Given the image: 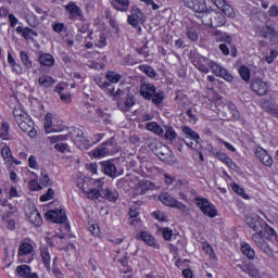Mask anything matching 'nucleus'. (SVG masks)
<instances>
[{
  "label": "nucleus",
  "instance_id": "64",
  "mask_svg": "<svg viewBox=\"0 0 278 278\" xmlns=\"http://www.w3.org/2000/svg\"><path fill=\"white\" fill-rule=\"evenodd\" d=\"M268 14H269V16H273V17L278 16V7L275 5V4L271 5V7L269 8Z\"/></svg>",
  "mask_w": 278,
  "mask_h": 278
},
{
  "label": "nucleus",
  "instance_id": "15",
  "mask_svg": "<svg viewBox=\"0 0 278 278\" xmlns=\"http://www.w3.org/2000/svg\"><path fill=\"white\" fill-rule=\"evenodd\" d=\"M20 129L24 131V134H28L30 138H36V129H34V121L29 115H25L20 122H17Z\"/></svg>",
  "mask_w": 278,
  "mask_h": 278
},
{
  "label": "nucleus",
  "instance_id": "21",
  "mask_svg": "<svg viewBox=\"0 0 278 278\" xmlns=\"http://www.w3.org/2000/svg\"><path fill=\"white\" fill-rule=\"evenodd\" d=\"M99 86L100 88H102V90H106V94L114 97V99H116L117 97H123V90L117 89L116 91H114V87H112V84L108 81H103Z\"/></svg>",
  "mask_w": 278,
  "mask_h": 278
},
{
  "label": "nucleus",
  "instance_id": "9",
  "mask_svg": "<svg viewBox=\"0 0 278 278\" xmlns=\"http://www.w3.org/2000/svg\"><path fill=\"white\" fill-rule=\"evenodd\" d=\"M112 153H114V138H110L92 151L93 157H105Z\"/></svg>",
  "mask_w": 278,
  "mask_h": 278
},
{
  "label": "nucleus",
  "instance_id": "29",
  "mask_svg": "<svg viewBox=\"0 0 278 278\" xmlns=\"http://www.w3.org/2000/svg\"><path fill=\"white\" fill-rule=\"evenodd\" d=\"M38 84L42 88H51L53 84H55V79H53L51 76L42 75L38 78Z\"/></svg>",
  "mask_w": 278,
  "mask_h": 278
},
{
  "label": "nucleus",
  "instance_id": "2",
  "mask_svg": "<svg viewBox=\"0 0 278 278\" xmlns=\"http://www.w3.org/2000/svg\"><path fill=\"white\" fill-rule=\"evenodd\" d=\"M152 151L154 155H156V157L161 160V162H164V164H169V165L175 164L176 162L175 154H173V151L166 144L162 142H155Z\"/></svg>",
  "mask_w": 278,
  "mask_h": 278
},
{
  "label": "nucleus",
  "instance_id": "57",
  "mask_svg": "<svg viewBox=\"0 0 278 278\" xmlns=\"http://www.w3.org/2000/svg\"><path fill=\"white\" fill-rule=\"evenodd\" d=\"M105 45H108V38H105V35H100V38L96 43V47H98L99 49H103Z\"/></svg>",
  "mask_w": 278,
  "mask_h": 278
},
{
  "label": "nucleus",
  "instance_id": "35",
  "mask_svg": "<svg viewBox=\"0 0 278 278\" xmlns=\"http://www.w3.org/2000/svg\"><path fill=\"white\" fill-rule=\"evenodd\" d=\"M0 138L1 140H12V135H10V124L2 123L0 128Z\"/></svg>",
  "mask_w": 278,
  "mask_h": 278
},
{
  "label": "nucleus",
  "instance_id": "49",
  "mask_svg": "<svg viewBox=\"0 0 278 278\" xmlns=\"http://www.w3.org/2000/svg\"><path fill=\"white\" fill-rule=\"evenodd\" d=\"M53 197H55V190L49 188L47 193H45L40 197V201H42V202L51 201V199H53Z\"/></svg>",
  "mask_w": 278,
  "mask_h": 278
},
{
  "label": "nucleus",
  "instance_id": "34",
  "mask_svg": "<svg viewBox=\"0 0 278 278\" xmlns=\"http://www.w3.org/2000/svg\"><path fill=\"white\" fill-rule=\"evenodd\" d=\"M40 255L47 270H51V255L49 254V250L47 248L41 249Z\"/></svg>",
  "mask_w": 278,
  "mask_h": 278
},
{
  "label": "nucleus",
  "instance_id": "16",
  "mask_svg": "<svg viewBox=\"0 0 278 278\" xmlns=\"http://www.w3.org/2000/svg\"><path fill=\"white\" fill-rule=\"evenodd\" d=\"M251 90L258 94V97H265L268 93V83L262 80V78H256L251 81Z\"/></svg>",
  "mask_w": 278,
  "mask_h": 278
},
{
  "label": "nucleus",
  "instance_id": "6",
  "mask_svg": "<svg viewBox=\"0 0 278 278\" xmlns=\"http://www.w3.org/2000/svg\"><path fill=\"white\" fill-rule=\"evenodd\" d=\"M114 101H117V108L122 112H129L131 108L136 105V97L130 93H125V91H123V96L114 98Z\"/></svg>",
  "mask_w": 278,
  "mask_h": 278
},
{
  "label": "nucleus",
  "instance_id": "14",
  "mask_svg": "<svg viewBox=\"0 0 278 278\" xmlns=\"http://www.w3.org/2000/svg\"><path fill=\"white\" fill-rule=\"evenodd\" d=\"M128 23L131 27H140L141 23H144V13L134 5L128 15Z\"/></svg>",
  "mask_w": 278,
  "mask_h": 278
},
{
  "label": "nucleus",
  "instance_id": "26",
  "mask_svg": "<svg viewBox=\"0 0 278 278\" xmlns=\"http://www.w3.org/2000/svg\"><path fill=\"white\" fill-rule=\"evenodd\" d=\"M138 240H142L148 247H155V237L147 231H141Z\"/></svg>",
  "mask_w": 278,
  "mask_h": 278
},
{
  "label": "nucleus",
  "instance_id": "41",
  "mask_svg": "<svg viewBox=\"0 0 278 278\" xmlns=\"http://www.w3.org/2000/svg\"><path fill=\"white\" fill-rule=\"evenodd\" d=\"M20 58L26 68H34V63L31 62V60H29V54H27V52L22 51L20 53Z\"/></svg>",
  "mask_w": 278,
  "mask_h": 278
},
{
  "label": "nucleus",
  "instance_id": "31",
  "mask_svg": "<svg viewBox=\"0 0 278 278\" xmlns=\"http://www.w3.org/2000/svg\"><path fill=\"white\" fill-rule=\"evenodd\" d=\"M186 36L191 40L192 42H197L199 40V33L197 31V26L194 25H188L187 26V33Z\"/></svg>",
  "mask_w": 278,
  "mask_h": 278
},
{
  "label": "nucleus",
  "instance_id": "27",
  "mask_svg": "<svg viewBox=\"0 0 278 278\" xmlns=\"http://www.w3.org/2000/svg\"><path fill=\"white\" fill-rule=\"evenodd\" d=\"M38 60L42 66H53L55 64V59H53V55L49 53L40 54Z\"/></svg>",
  "mask_w": 278,
  "mask_h": 278
},
{
  "label": "nucleus",
  "instance_id": "63",
  "mask_svg": "<svg viewBox=\"0 0 278 278\" xmlns=\"http://www.w3.org/2000/svg\"><path fill=\"white\" fill-rule=\"evenodd\" d=\"M60 99L63 103H71L73 101L70 93H61Z\"/></svg>",
  "mask_w": 278,
  "mask_h": 278
},
{
  "label": "nucleus",
  "instance_id": "53",
  "mask_svg": "<svg viewBox=\"0 0 278 278\" xmlns=\"http://www.w3.org/2000/svg\"><path fill=\"white\" fill-rule=\"evenodd\" d=\"M232 190H233V192H236L237 194H239L243 199H247V193H244V189L242 187H240V185L233 184L232 185Z\"/></svg>",
  "mask_w": 278,
  "mask_h": 278
},
{
  "label": "nucleus",
  "instance_id": "22",
  "mask_svg": "<svg viewBox=\"0 0 278 278\" xmlns=\"http://www.w3.org/2000/svg\"><path fill=\"white\" fill-rule=\"evenodd\" d=\"M130 4L131 3L129 2V0H113L112 1V7L117 12H129Z\"/></svg>",
  "mask_w": 278,
  "mask_h": 278
},
{
  "label": "nucleus",
  "instance_id": "59",
  "mask_svg": "<svg viewBox=\"0 0 278 278\" xmlns=\"http://www.w3.org/2000/svg\"><path fill=\"white\" fill-rule=\"evenodd\" d=\"M124 63L127 64V66H134L135 64H138V62H136L134 56H131L130 54L124 58Z\"/></svg>",
  "mask_w": 278,
  "mask_h": 278
},
{
  "label": "nucleus",
  "instance_id": "11",
  "mask_svg": "<svg viewBox=\"0 0 278 278\" xmlns=\"http://www.w3.org/2000/svg\"><path fill=\"white\" fill-rule=\"evenodd\" d=\"M46 220H50V223H58L62 225L66 223V212L62 208L50 210L45 214Z\"/></svg>",
  "mask_w": 278,
  "mask_h": 278
},
{
  "label": "nucleus",
  "instance_id": "43",
  "mask_svg": "<svg viewBox=\"0 0 278 278\" xmlns=\"http://www.w3.org/2000/svg\"><path fill=\"white\" fill-rule=\"evenodd\" d=\"M101 190H103L102 186H98V189H89L87 191L88 199H99L101 197Z\"/></svg>",
  "mask_w": 278,
  "mask_h": 278
},
{
  "label": "nucleus",
  "instance_id": "18",
  "mask_svg": "<svg viewBox=\"0 0 278 278\" xmlns=\"http://www.w3.org/2000/svg\"><path fill=\"white\" fill-rule=\"evenodd\" d=\"M255 155L260 159V162H262L264 166H273V157H270L268 152L263 148H257Z\"/></svg>",
  "mask_w": 278,
  "mask_h": 278
},
{
  "label": "nucleus",
  "instance_id": "38",
  "mask_svg": "<svg viewBox=\"0 0 278 278\" xmlns=\"http://www.w3.org/2000/svg\"><path fill=\"white\" fill-rule=\"evenodd\" d=\"M257 247L261 251H263V253H265V255H267V257H273L274 255L273 249H270V245L264 239Z\"/></svg>",
  "mask_w": 278,
  "mask_h": 278
},
{
  "label": "nucleus",
  "instance_id": "40",
  "mask_svg": "<svg viewBox=\"0 0 278 278\" xmlns=\"http://www.w3.org/2000/svg\"><path fill=\"white\" fill-rule=\"evenodd\" d=\"M106 79L111 84H118V81H121V79H123V76L121 74H117L116 72L110 71L106 73Z\"/></svg>",
  "mask_w": 278,
  "mask_h": 278
},
{
  "label": "nucleus",
  "instance_id": "17",
  "mask_svg": "<svg viewBox=\"0 0 278 278\" xmlns=\"http://www.w3.org/2000/svg\"><path fill=\"white\" fill-rule=\"evenodd\" d=\"M26 216L33 225L36 227H40L42 225V216H40V212H38V208L34 207L26 211Z\"/></svg>",
  "mask_w": 278,
  "mask_h": 278
},
{
  "label": "nucleus",
  "instance_id": "23",
  "mask_svg": "<svg viewBox=\"0 0 278 278\" xmlns=\"http://www.w3.org/2000/svg\"><path fill=\"white\" fill-rule=\"evenodd\" d=\"M101 198L106 199V201H111L112 203H116V201H118V191L112 189H102Z\"/></svg>",
  "mask_w": 278,
  "mask_h": 278
},
{
  "label": "nucleus",
  "instance_id": "56",
  "mask_svg": "<svg viewBox=\"0 0 278 278\" xmlns=\"http://www.w3.org/2000/svg\"><path fill=\"white\" fill-rule=\"evenodd\" d=\"M275 60H277V51L271 50L269 55L265 56V62H267V64H273Z\"/></svg>",
  "mask_w": 278,
  "mask_h": 278
},
{
  "label": "nucleus",
  "instance_id": "4",
  "mask_svg": "<svg viewBox=\"0 0 278 278\" xmlns=\"http://www.w3.org/2000/svg\"><path fill=\"white\" fill-rule=\"evenodd\" d=\"M159 199L163 205H167V207H175L176 210H180V212H182V214L186 216L190 214V208H188V206H186L184 203L177 201L169 193H162Z\"/></svg>",
  "mask_w": 278,
  "mask_h": 278
},
{
  "label": "nucleus",
  "instance_id": "30",
  "mask_svg": "<svg viewBox=\"0 0 278 278\" xmlns=\"http://www.w3.org/2000/svg\"><path fill=\"white\" fill-rule=\"evenodd\" d=\"M31 253H34V245H31L29 243H22L18 248L17 255H18V257H23V256L29 255Z\"/></svg>",
  "mask_w": 278,
  "mask_h": 278
},
{
  "label": "nucleus",
  "instance_id": "25",
  "mask_svg": "<svg viewBox=\"0 0 278 278\" xmlns=\"http://www.w3.org/2000/svg\"><path fill=\"white\" fill-rule=\"evenodd\" d=\"M217 8L218 10H222V12L228 16V18H236V11H233V8L227 3V0H224V3Z\"/></svg>",
  "mask_w": 278,
  "mask_h": 278
},
{
  "label": "nucleus",
  "instance_id": "52",
  "mask_svg": "<svg viewBox=\"0 0 278 278\" xmlns=\"http://www.w3.org/2000/svg\"><path fill=\"white\" fill-rule=\"evenodd\" d=\"M271 34H275V28H273L268 25L262 27L263 38H267L268 36H271Z\"/></svg>",
  "mask_w": 278,
  "mask_h": 278
},
{
  "label": "nucleus",
  "instance_id": "61",
  "mask_svg": "<svg viewBox=\"0 0 278 278\" xmlns=\"http://www.w3.org/2000/svg\"><path fill=\"white\" fill-rule=\"evenodd\" d=\"M229 45H227V43H220L219 45V51H222V53L224 54V55H229Z\"/></svg>",
  "mask_w": 278,
  "mask_h": 278
},
{
  "label": "nucleus",
  "instance_id": "37",
  "mask_svg": "<svg viewBox=\"0 0 278 278\" xmlns=\"http://www.w3.org/2000/svg\"><path fill=\"white\" fill-rule=\"evenodd\" d=\"M16 273L20 277L28 278L31 274V267L28 265H20L16 267Z\"/></svg>",
  "mask_w": 278,
  "mask_h": 278
},
{
  "label": "nucleus",
  "instance_id": "32",
  "mask_svg": "<svg viewBox=\"0 0 278 278\" xmlns=\"http://www.w3.org/2000/svg\"><path fill=\"white\" fill-rule=\"evenodd\" d=\"M151 181L146 180V181H140L139 182V187L137 188L135 195H142V194H147V190H151Z\"/></svg>",
  "mask_w": 278,
  "mask_h": 278
},
{
  "label": "nucleus",
  "instance_id": "50",
  "mask_svg": "<svg viewBox=\"0 0 278 278\" xmlns=\"http://www.w3.org/2000/svg\"><path fill=\"white\" fill-rule=\"evenodd\" d=\"M160 231L162 232L164 240L170 241L173 239V229L165 227L160 229Z\"/></svg>",
  "mask_w": 278,
  "mask_h": 278
},
{
  "label": "nucleus",
  "instance_id": "24",
  "mask_svg": "<svg viewBox=\"0 0 278 278\" xmlns=\"http://www.w3.org/2000/svg\"><path fill=\"white\" fill-rule=\"evenodd\" d=\"M52 125H53L52 116H51V114H47L45 116V124H43L46 134H53V132L62 131V129H58V128L53 127Z\"/></svg>",
  "mask_w": 278,
  "mask_h": 278
},
{
  "label": "nucleus",
  "instance_id": "47",
  "mask_svg": "<svg viewBox=\"0 0 278 278\" xmlns=\"http://www.w3.org/2000/svg\"><path fill=\"white\" fill-rule=\"evenodd\" d=\"M40 184L46 188L47 186H51V178H49V174H47V170L45 169L41 170Z\"/></svg>",
  "mask_w": 278,
  "mask_h": 278
},
{
  "label": "nucleus",
  "instance_id": "60",
  "mask_svg": "<svg viewBox=\"0 0 278 278\" xmlns=\"http://www.w3.org/2000/svg\"><path fill=\"white\" fill-rule=\"evenodd\" d=\"M116 188L118 189H126L127 188V179L125 178H119L117 181H116Z\"/></svg>",
  "mask_w": 278,
  "mask_h": 278
},
{
  "label": "nucleus",
  "instance_id": "19",
  "mask_svg": "<svg viewBox=\"0 0 278 278\" xmlns=\"http://www.w3.org/2000/svg\"><path fill=\"white\" fill-rule=\"evenodd\" d=\"M237 268H240V270H242V273H248V275H250L252 278H262V275H260V269H257V267H255V265L253 264H249V265H237Z\"/></svg>",
  "mask_w": 278,
  "mask_h": 278
},
{
  "label": "nucleus",
  "instance_id": "46",
  "mask_svg": "<svg viewBox=\"0 0 278 278\" xmlns=\"http://www.w3.org/2000/svg\"><path fill=\"white\" fill-rule=\"evenodd\" d=\"M3 213L2 216H10L14 213H16V206L12 205V204H8V200H5V206L3 208Z\"/></svg>",
  "mask_w": 278,
  "mask_h": 278
},
{
  "label": "nucleus",
  "instance_id": "20",
  "mask_svg": "<svg viewBox=\"0 0 278 278\" xmlns=\"http://www.w3.org/2000/svg\"><path fill=\"white\" fill-rule=\"evenodd\" d=\"M16 33L21 34L22 38H24L25 40L34 41V38L31 36H38V31H36L29 27H23V26H17Z\"/></svg>",
  "mask_w": 278,
  "mask_h": 278
},
{
  "label": "nucleus",
  "instance_id": "33",
  "mask_svg": "<svg viewBox=\"0 0 278 278\" xmlns=\"http://www.w3.org/2000/svg\"><path fill=\"white\" fill-rule=\"evenodd\" d=\"M182 134H185L187 138H189L190 140H193L194 142H198L201 139V137L197 134V131L192 130V128L188 126L182 127Z\"/></svg>",
  "mask_w": 278,
  "mask_h": 278
},
{
  "label": "nucleus",
  "instance_id": "10",
  "mask_svg": "<svg viewBox=\"0 0 278 278\" xmlns=\"http://www.w3.org/2000/svg\"><path fill=\"white\" fill-rule=\"evenodd\" d=\"M182 2L186 8H189V10H192L198 14H202V16H204V14L207 16V13L210 12L205 0H182Z\"/></svg>",
  "mask_w": 278,
  "mask_h": 278
},
{
  "label": "nucleus",
  "instance_id": "5",
  "mask_svg": "<svg viewBox=\"0 0 278 278\" xmlns=\"http://www.w3.org/2000/svg\"><path fill=\"white\" fill-rule=\"evenodd\" d=\"M65 11L68 13V21H79L80 23H86V15H84V10L77 5V3L71 1L65 5Z\"/></svg>",
  "mask_w": 278,
  "mask_h": 278
},
{
  "label": "nucleus",
  "instance_id": "44",
  "mask_svg": "<svg viewBox=\"0 0 278 278\" xmlns=\"http://www.w3.org/2000/svg\"><path fill=\"white\" fill-rule=\"evenodd\" d=\"M165 138L166 140H175L177 138V132H175V129L173 127L165 126Z\"/></svg>",
  "mask_w": 278,
  "mask_h": 278
},
{
  "label": "nucleus",
  "instance_id": "48",
  "mask_svg": "<svg viewBox=\"0 0 278 278\" xmlns=\"http://www.w3.org/2000/svg\"><path fill=\"white\" fill-rule=\"evenodd\" d=\"M264 227H265L264 220L257 219L256 223H254L252 229L253 231H255V233H264Z\"/></svg>",
  "mask_w": 278,
  "mask_h": 278
},
{
  "label": "nucleus",
  "instance_id": "51",
  "mask_svg": "<svg viewBox=\"0 0 278 278\" xmlns=\"http://www.w3.org/2000/svg\"><path fill=\"white\" fill-rule=\"evenodd\" d=\"M50 142H64V140H68V135H56L49 137Z\"/></svg>",
  "mask_w": 278,
  "mask_h": 278
},
{
  "label": "nucleus",
  "instance_id": "42",
  "mask_svg": "<svg viewBox=\"0 0 278 278\" xmlns=\"http://www.w3.org/2000/svg\"><path fill=\"white\" fill-rule=\"evenodd\" d=\"M239 74L241 79H243V81H249L251 79V70L247 67V65H242L239 68Z\"/></svg>",
  "mask_w": 278,
  "mask_h": 278
},
{
  "label": "nucleus",
  "instance_id": "58",
  "mask_svg": "<svg viewBox=\"0 0 278 278\" xmlns=\"http://www.w3.org/2000/svg\"><path fill=\"white\" fill-rule=\"evenodd\" d=\"M213 155H215V157H218V160H220V162H224L228 156L218 150H212Z\"/></svg>",
  "mask_w": 278,
  "mask_h": 278
},
{
  "label": "nucleus",
  "instance_id": "13",
  "mask_svg": "<svg viewBox=\"0 0 278 278\" xmlns=\"http://www.w3.org/2000/svg\"><path fill=\"white\" fill-rule=\"evenodd\" d=\"M206 64L210 66L212 73H214L216 77H222L223 79L229 83L233 81V76L229 74V72L226 68L218 65V63L214 61H208Z\"/></svg>",
  "mask_w": 278,
  "mask_h": 278
},
{
  "label": "nucleus",
  "instance_id": "8",
  "mask_svg": "<svg viewBox=\"0 0 278 278\" xmlns=\"http://www.w3.org/2000/svg\"><path fill=\"white\" fill-rule=\"evenodd\" d=\"M203 18H210V21L202 20V23L204 25H210V27H213L216 29V27H223L225 25V16L220 13H216L208 9L207 15H202Z\"/></svg>",
  "mask_w": 278,
  "mask_h": 278
},
{
  "label": "nucleus",
  "instance_id": "1",
  "mask_svg": "<svg viewBox=\"0 0 278 278\" xmlns=\"http://www.w3.org/2000/svg\"><path fill=\"white\" fill-rule=\"evenodd\" d=\"M139 93L146 101H152L154 105H161V103L164 102V99H166V93L150 83L141 84Z\"/></svg>",
  "mask_w": 278,
  "mask_h": 278
},
{
  "label": "nucleus",
  "instance_id": "62",
  "mask_svg": "<svg viewBox=\"0 0 278 278\" xmlns=\"http://www.w3.org/2000/svg\"><path fill=\"white\" fill-rule=\"evenodd\" d=\"M28 164L30 168H38V162L36 161V156L30 155L28 159Z\"/></svg>",
  "mask_w": 278,
  "mask_h": 278
},
{
  "label": "nucleus",
  "instance_id": "54",
  "mask_svg": "<svg viewBox=\"0 0 278 278\" xmlns=\"http://www.w3.org/2000/svg\"><path fill=\"white\" fill-rule=\"evenodd\" d=\"M138 206H136V204L131 205L129 207V212H128V216L130 218H138V215L140 214V212H138Z\"/></svg>",
  "mask_w": 278,
  "mask_h": 278
},
{
  "label": "nucleus",
  "instance_id": "28",
  "mask_svg": "<svg viewBox=\"0 0 278 278\" xmlns=\"http://www.w3.org/2000/svg\"><path fill=\"white\" fill-rule=\"evenodd\" d=\"M138 68L141 73H144V75L150 77V79H155V77H157V72L151 65L143 64L139 65Z\"/></svg>",
  "mask_w": 278,
  "mask_h": 278
},
{
  "label": "nucleus",
  "instance_id": "39",
  "mask_svg": "<svg viewBox=\"0 0 278 278\" xmlns=\"http://www.w3.org/2000/svg\"><path fill=\"white\" fill-rule=\"evenodd\" d=\"M241 252L247 255L248 260H253L255 257V251L251 248L249 243L241 245Z\"/></svg>",
  "mask_w": 278,
  "mask_h": 278
},
{
  "label": "nucleus",
  "instance_id": "7",
  "mask_svg": "<svg viewBox=\"0 0 278 278\" xmlns=\"http://www.w3.org/2000/svg\"><path fill=\"white\" fill-rule=\"evenodd\" d=\"M197 205L204 214V216H207L208 218H216L218 216V210H216V206L207 201L205 198H198Z\"/></svg>",
  "mask_w": 278,
  "mask_h": 278
},
{
  "label": "nucleus",
  "instance_id": "45",
  "mask_svg": "<svg viewBox=\"0 0 278 278\" xmlns=\"http://www.w3.org/2000/svg\"><path fill=\"white\" fill-rule=\"evenodd\" d=\"M13 116H14L16 123H21V121H23V118H25V116H27V113H25L21 109H14Z\"/></svg>",
  "mask_w": 278,
  "mask_h": 278
},
{
  "label": "nucleus",
  "instance_id": "3",
  "mask_svg": "<svg viewBox=\"0 0 278 278\" xmlns=\"http://www.w3.org/2000/svg\"><path fill=\"white\" fill-rule=\"evenodd\" d=\"M70 138L78 149L88 150L92 147L90 140H88L84 135V130L79 128H72L70 131Z\"/></svg>",
  "mask_w": 278,
  "mask_h": 278
},
{
  "label": "nucleus",
  "instance_id": "55",
  "mask_svg": "<svg viewBox=\"0 0 278 278\" xmlns=\"http://www.w3.org/2000/svg\"><path fill=\"white\" fill-rule=\"evenodd\" d=\"M252 240L253 242H255L256 247L263 242L264 240V232L260 233V232H255L252 235Z\"/></svg>",
  "mask_w": 278,
  "mask_h": 278
},
{
  "label": "nucleus",
  "instance_id": "36",
  "mask_svg": "<svg viewBox=\"0 0 278 278\" xmlns=\"http://www.w3.org/2000/svg\"><path fill=\"white\" fill-rule=\"evenodd\" d=\"M146 129H148V131H153L157 136H162V134H164V129L155 122L148 123Z\"/></svg>",
  "mask_w": 278,
  "mask_h": 278
},
{
  "label": "nucleus",
  "instance_id": "12",
  "mask_svg": "<svg viewBox=\"0 0 278 278\" xmlns=\"http://www.w3.org/2000/svg\"><path fill=\"white\" fill-rule=\"evenodd\" d=\"M100 166L102 173L108 177H111V179H116V177H121V175H123V173L118 172L116 168L114 160L103 161L100 163Z\"/></svg>",
  "mask_w": 278,
  "mask_h": 278
}]
</instances>
